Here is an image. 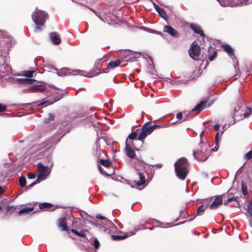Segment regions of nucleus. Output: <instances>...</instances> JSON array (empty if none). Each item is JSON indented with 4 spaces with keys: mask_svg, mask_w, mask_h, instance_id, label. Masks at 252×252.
Segmentation results:
<instances>
[{
    "mask_svg": "<svg viewBox=\"0 0 252 252\" xmlns=\"http://www.w3.org/2000/svg\"><path fill=\"white\" fill-rule=\"evenodd\" d=\"M47 103V101H44L37 105V107L41 106Z\"/></svg>",
    "mask_w": 252,
    "mask_h": 252,
    "instance_id": "obj_48",
    "label": "nucleus"
},
{
    "mask_svg": "<svg viewBox=\"0 0 252 252\" xmlns=\"http://www.w3.org/2000/svg\"><path fill=\"white\" fill-rule=\"evenodd\" d=\"M71 231L76 234V235L82 237L86 238V234L87 232H88V231L86 230H81V231L79 232L75 228H71Z\"/></svg>",
    "mask_w": 252,
    "mask_h": 252,
    "instance_id": "obj_19",
    "label": "nucleus"
},
{
    "mask_svg": "<svg viewBox=\"0 0 252 252\" xmlns=\"http://www.w3.org/2000/svg\"><path fill=\"white\" fill-rule=\"evenodd\" d=\"M35 72L34 70L24 71L22 72V75L27 77H32Z\"/></svg>",
    "mask_w": 252,
    "mask_h": 252,
    "instance_id": "obj_26",
    "label": "nucleus"
},
{
    "mask_svg": "<svg viewBox=\"0 0 252 252\" xmlns=\"http://www.w3.org/2000/svg\"><path fill=\"white\" fill-rule=\"evenodd\" d=\"M99 163L105 167L109 168L112 166V163L109 159H101L99 160Z\"/></svg>",
    "mask_w": 252,
    "mask_h": 252,
    "instance_id": "obj_24",
    "label": "nucleus"
},
{
    "mask_svg": "<svg viewBox=\"0 0 252 252\" xmlns=\"http://www.w3.org/2000/svg\"><path fill=\"white\" fill-rule=\"evenodd\" d=\"M1 210V207L0 206V211Z\"/></svg>",
    "mask_w": 252,
    "mask_h": 252,
    "instance_id": "obj_61",
    "label": "nucleus"
},
{
    "mask_svg": "<svg viewBox=\"0 0 252 252\" xmlns=\"http://www.w3.org/2000/svg\"><path fill=\"white\" fill-rule=\"evenodd\" d=\"M222 48L228 55L230 56H234V50L229 45H222Z\"/></svg>",
    "mask_w": 252,
    "mask_h": 252,
    "instance_id": "obj_21",
    "label": "nucleus"
},
{
    "mask_svg": "<svg viewBox=\"0 0 252 252\" xmlns=\"http://www.w3.org/2000/svg\"><path fill=\"white\" fill-rule=\"evenodd\" d=\"M124 61L126 62H133L135 61V58L134 57L133 53L130 51H126L122 55Z\"/></svg>",
    "mask_w": 252,
    "mask_h": 252,
    "instance_id": "obj_14",
    "label": "nucleus"
},
{
    "mask_svg": "<svg viewBox=\"0 0 252 252\" xmlns=\"http://www.w3.org/2000/svg\"><path fill=\"white\" fill-rule=\"evenodd\" d=\"M186 120H187V119L185 118L183 121H186Z\"/></svg>",
    "mask_w": 252,
    "mask_h": 252,
    "instance_id": "obj_60",
    "label": "nucleus"
},
{
    "mask_svg": "<svg viewBox=\"0 0 252 252\" xmlns=\"http://www.w3.org/2000/svg\"><path fill=\"white\" fill-rule=\"evenodd\" d=\"M27 177L29 179H34L35 177V174L32 173H29Z\"/></svg>",
    "mask_w": 252,
    "mask_h": 252,
    "instance_id": "obj_44",
    "label": "nucleus"
},
{
    "mask_svg": "<svg viewBox=\"0 0 252 252\" xmlns=\"http://www.w3.org/2000/svg\"><path fill=\"white\" fill-rule=\"evenodd\" d=\"M153 5L157 12L159 11V10H160V9L161 8L158 5H157L155 3H153Z\"/></svg>",
    "mask_w": 252,
    "mask_h": 252,
    "instance_id": "obj_47",
    "label": "nucleus"
},
{
    "mask_svg": "<svg viewBox=\"0 0 252 252\" xmlns=\"http://www.w3.org/2000/svg\"><path fill=\"white\" fill-rule=\"evenodd\" d=\"M244 158L247 160L252 158V150L249 151L245 155Z\"/></svg>",
    "mask_w": 252,
    "mask_h": 252,
    "instance_id": "obj_35",
    "label": "nucleus"
},
{
    "mask_svg": "<svg viewBox=\"0 0 252 252\" xmlns=\"http://www.w3.org/2000/svg\"><path fill=\"white\" fill-rule=\"evenodd\" d=\"M96 218L98 219H100V220H106V218L100 215V214H97L96 216Z\"/></svg>",
    "mask_w": 252,
    "mask_h": 252,
    "instance_id": "obj_46",
    "label": "nucleus"
},
{
    "mask_svg": "<svg viewBox=\"0 0 252 252\" xmlns=\"http://www.w3.org/2000/svg\"><path fill=\"white\" fill-rule=\"evenodd\" d=\"M50 38L54 45H57L61 42L59 34L57 32H51L50 33Z\"/></svg>",
    "mask_w": 252,
    "mask_h": 252,
    "instance_id": "obj_12",
    "label": "nucleus"
},
{
    "mask_svg": "<svg viewBox=\"0 0 252 252\" xmlns=\"http://www.w3.org/2000/svg\"><path fill=\"white\" fill-rule=\"evenodd\" d=\"M223 195L215 196L214 199L213 197L206 199L205 202L209 203L208 206L211 210H216L219 208L223 203Z\"/></svg>",
    "mask_w": 252,
    "mask_h": 252,
    "instance_id": "obj_5",
    "label": "nucleus"
},
{
    "mask_svg": "<svg viewBox=\"0 0 252 252\" xmlns=\"http://www.w3.org/2000/svg\"><path fill=\"white\" fill-rule=\"evenodd\" d=\"M200 53V47L193 42L189 50V56L193 60H197Z\"/></svg>",
    "mask_w": 252,
    "mask_h": 252,
    "instance_id": "obj_8",
    "label": "nucleus"
},
{
    "mask_svg": "<svg viewBox=\"0 0 252 252\" xmlns=\"http://www.w3.org/2000/svg\"><path fill=\"white\" fill-rule=\"evenodd\" d=\"M36 9V11L32 13V18L36 25L35 29L41 31L42 28L40 27L44 25L48 15L46 12L38 10L37 8Z\"/></svg>",
    "mask_w": 252,
    "mask_h": 252,
    "instance_id": "obj_2",
    "label": "nucleus"
},
{
    "mask_svg": "<svg viewBox=\"0 0 252 252\" xmlns=\"http://www.w3.org/2000/svg\"><path fill=\"white\" fill-rule=\"evenodd\" d=\"M182 118H183V113L182 112H179V113L177 114V115H176V118L178 120H182Z\"/></svg>",
    "mask_w": 252,
    "mask_h": 252,
    "instance_id": "obj_45",
    "label": "nucleus"
},
{
    "mask_svg": "<svg viewBox=\"0 0 252 252\" xmlns=\"http://www.w3.org/2000/svg\"><path fill=\"white\" fill-rule=\"evenodd\" d=\"M99 156H100V155L99 154H98V155H97V158H99Z\"/></svg>",
    "mask_w": 252,
    "mask_h": 252,
    "instance_id": "obj_58",
    "label": "nucleus"
},
{
    "mask_svg": "<svg viewBox=\"0 0 252 252\" xmlns=\"http://www.w3.org/2000/svg\"><path fill=\"white\" fill-rule=\"evenodd\" d=\"M34 185H35V184H34L33 182H32V183L30 185H28V186H27L26 187V189H30L31 187H32V186H33Z\"/></svg>",
    "mask_w": 252,
    "mask_h": 252,
    "instance_id": "obj_50",
    "label": "nucleus"
},
{
    "mask_svg": "<svg viewBox=\"0 0 252 252\" xmlns=\"http://www.w3.org/2000/svg\"><path fill=\"white\" fill-rule=\"evenodd\" d=\"M44 180V179L43 178L37 175V177L36 179L33 182V183L35 184V185H36V184L40 183L41 181Z\"/></svg>",
    "mask_w": 252,
    "mask_h": 252,
    "instance_id": "obj_38",
    "label": "nucleus"
},
{
    "mask_svg": "<svg viewBox=\"0 0 252 252\" xmlns=\"http://www.w3.org/2000/svg\"><path fill=\"white\" fill-rule=\"evenodd\" d=\"M127 144H130L131 145V148H133L134 149H135L136 150H138V149L136 148L135 146H134V144L133 143V140H129L128 141V140L127 139Z\"/></svg>",
    "mask_w": 252,
    "mask_h": 252,
    "instance_id": "obj_40",
    "label": "nucleus"
},
{
    "mask_svg": "<svg viewBox=\"0 0 252 252\" xmlns=\"http://www.w3.org/2000/svg\"><path fill=\"white\" fill-rule=\"evenodd\" d=\"M202 58H208L210 61H213L217 56V51L214 47L210 46L208 49L202 52Z\"/></svg>",
    "mask_w": 252,
    "mask_h": 252,
    "instance_id": "obj_7",
    "label": "nucleus"
},
{
    "mask_svg": "<svg viewBox=\"0 0 252 252\" xmlns=\"http://www.w3.org/2000/svg\"><path fill=\"white\" fill-rule=\"evenodd\" d=\"M99 246H100V244H99V241L96 239H95L94 241V247L95 249H98Z\"/></svg>",
    "mask_w": 252,
    "mask_h": 252,
    "instance_id": "obj_41",
    "label": "nucleus"
},
{
    "mask_svg": "<svg viewBox=\"0 0 252 252\" xmlns=\"http://www.w3.org/2000/svg\"><path fill=\"white\" fill-rule=\"evenodd\" d=\"M209 203H207L205 205L202 204L200 205L196 210V214L197 215H202L204 214V211L208 207Z\"/></svg>",
    "mask_w": 252,
    "mask_h": 252,
    "instance_id": "obj_22",
    "label": "nucleus"
},
{
    "mask_svg": "<svg viewBox=\"0 0 252 252\" xmlns=\"http://www.w3.org/2000/svg\"><path fill=\"white\" fill-rule=\"evenodd\" d=\"M122 62H123V60H121L119 59L114 61H111L108 63L107 66L108 68H114L118 66Z\"/></svg>",
    "mask_w": 252,
    "mask_h": 252,
    "instance_id": "obj_20",
    "label": "nucleus"
},
{
    "mask_svg": "<svg viewBox=\"0 0 252 252\" xmlns=\"http://www.w3.org/2000/svg\"><path fill=\"white\" fill-rule=\"evenodd\" d=\"M4 192V190L2 189V188L0 186V195L3 194Z\"/></svg>",
    "mask_w": 252,
    "mask_h": 252,
    "instance_id": "obj_54",
    "label": "nucleus"
},
{
    "mask_svg": "<svg viewBox=\"0 0 252 252\" xmlns=\"http://www.w3.org/2000/svg\"><path fill=\"white\" fill-rule=\"evenodd\" d=\"M58 226L62 231H67L69 230L65 221V218H61L58 220Z\"/></svg>",
    "mask_w": 252,
    "mask_h": 252,
    "instance_id": "obj_13",
    "label": "nucleus"
},
{
    "mask_svg": "<svg viewBox=\"0 0 252 252\" xmlns=\"http://www.w3.org/2000/svg\"><path fill=\"white\" fill-rule=\"evenodd\" d=\"M175 170L177 177L181 179L185 180L189 173V163L187 159L184 158H179L175 163Z\"/></svg>",
    "mask_w": 252,
    "mask_h": 252,
    "instance_id": "obj_1",
    "label": "nucleus"
},
{
    "mask_svg": "<svg viewBox=\"0 0 252 252\" xmlns=\"http://www.w3.org/2000/svg\"><path fill=\"white\" fill-rule=\"evenodd\" d=\"M101 152H103V151H101V150H98V151H96V155H98V154H100H100H101Z\"/></svg>",
    "mask_w": 252,
    "mask_h": 252,
    "instance_id": "obj_55",
    "label": "nucleus"
},
{
    "mask_svg": "<svg viewBox=\"0 0 252 252\" xmlns=\"http://www.w3.org/2000/svg\"><path fill=\"white\" fill-rule=\"evenodd\" d=\"M137 231V230L135 229L133 232H130L129 233V235H124L123 236H118V235H111V238L112 240L115 241H119L121 240H123L127 238L130 235H132L135 233V232Z\"/></svg>",
    "mask_w": 252,
    "mask_h": 252,
    "instance_id": "obj_17",
    "label": "nucleus"
},
{
    "mask_svg": "<svg viewBox=\"0 0 252 252\" xmlns=\"http://www.w3.org/2000/svg\"><path fill=\"white\" fill-rule=\"evenodd\" d=\"M62 97V96H59L58 98H57L55 100V101H57V100H60Z\"/></svg>",
    "mask_w": 252,
    "mask_h": 252,
    "instance_id": "obj_57",
    "label": "nucleus"
},
{
    "mask_svg": "<svg viewBox=\"0 0 252 252\" xmlns=\"http://www.w3.org/2000/svg\"><path fill=\"white\" fill-rule=\"evenodd\" d=\"M97 166H98V168L100 172L101 173V174H102L103 175L106 176H111V174H108L107 172H106L104 170L103 168L100 165L98 164Z\"/></svg>",
    "mask_w": 252,
    "mask_h": 252,
    "instance_id": "obj_34",
    "label": "nucleus"
},
{
    "mask_svg": "<svg viewBox=\"0 0 252 252\" xmlns=\"http://www.w3.org/2000/svg\"><path fill=\"white\" fill-rule=\"evenodd\" d=\"M63 71L64 72V75H66V74H70V73L69 72V71L67 70V69H64L63 70Z\"/></svg>",
    "mask_w": 252,
    "mask_h": 252,
    "instance_id": "obj_52",
    "label": "nucleus"
},
{
    "mask_svg": "<svg viewBox=\"0 0 252 252\" xmlns=\"http://www.w3.org/2000/svg\"><path fill=\"white\" fill-rule=\"evenodd\" d=\"M212 150H213L214 151H217V149L215 150V148H212Z\"/></svg>",
    "mask_w": 252,
    "mask_h": 252,
    "instance_id": "obj_59",
    "label": "nucleus"
},
{
    "mask_svg": "<svg viewBox=\"0 0 252 252\" xmlns=\"http://www.w3.org/2000/svg\"><path fill=\"white\" fill-rule=\"evenodd\" d=\"M7 110L6 106L5 105L0 104V113L5 112Z\"/></svg>",
    "mask_w": 252,
    "mask_h": 252,
    "instance_id": "obj_39",
    "label": "nucleus"
},
{
    "mask_svg": "<svg viewBox=\"0 0 252 252\" xmlns=\"http://www.w3.org/2000/svg\"><path fill=\"white\" fill-rule=\"evenodd\" d=\"M45 86L44 85H36L33 86L31 87L32 89L36 90L39 92H42L45 90Z\"/></svg>",
    "mask_w": 252,
    "mask_h": 252,
    "instance_id": "obj_29",
    "label": "nucleus"
},
{
    "mask_svg": "<svg viewBox=\"0 0 252 252\" xmlns=\"http://www.w3.org/2000/svg\"><path fill=\"white\" fill-rule=\"evenodd\" d=\"M33 210V207H25L20 210L18 212L19 215H21L23 214H28L30 212L32 211Z\"/></svg>",
    "mask_w": 252,
    "mask_h": 252,
    "instance_id": "obj_25",
    "label": "nucleus"
},
{
    "mask_svg": "<svg viewBox=\"0 0 252 252\" xmlns=\"http://www.w3.org/2000/svg\"><path fill=\"white\" fill-rule=\"evenodd\" d=\"M206 102V100L200 101L199 103L192 109V111H197V114L199 113L204 108Z\"/></svg>",
    "mask_w": 252,
    "mask_h": 252,
    "instance_id": "obj_18",
    "label": "nucleus"
},
{
    "mask_svg": "<svg viewBox=\"0 0 252 252\" xmlns=\"http://www.w3.org/2000/svg\"><path fill=\"white\" fill-rule=\"evenodd\" d=\"M214 129L215 130L217 131L220 128V125L217 124V125H216L214 126Z\"/></svg>",
    "mask_w": 252,
    "mask_h": 252,
    "instance_id": "obj_51",
    "label": "nucleus"
},
{
    "mask_svg": "<svg viewBox=\"0 0 252 252\" xmlns=\"http://www.w3.org/2000/svg\"><path fill=\"white\" fill-rule=\"evenodd\" d=\"M17 81L22 84H32L35 80L33 79H20L18 78L17 79Z\"/></svg>",
    "mask_w": 252,
    "mask_h": 252,
    "instance_id": "obj_23",
    "label": "nucleus"
},
{
    "mask_svg": "<svg viewBox=\"0 0 252 252\" xmlns=\"http://www.w3.org/2000/svg\"><path fill=\"white\" fill-rule=\"evenodd\" d=\"M37 167L38 168L37 175L45 179L50 172L49 168L47 166H44L41 163H38Z\"/></svg>",
    "mask_w": 252,
    "mask_h": 252,
    "instance_id": "obj_9",
    "label": "nucleus"
},
{
    "mask_svg": "<svg viewBox=\"0 0 252 252\" xmlns=\"http://www.w3.org/2000/svg\"><path fill=\"white\" fill-rule=\"evenodd\" d=\"M248 212L252 216V204H250L248 206Z\"/></svg>",
    "mask_w": 252,
    "mask_h": 252,
    "instance_id": "obj_43",
    "label": "nucleus"
},
{
    "mask_svg": "<svg viewBox=\"0 0 252 252\" xmlns=\"http://www.w3.org/2000/svg\"><path fill=\"white\" fill-rule=\"evenodd\" d=\"M52 206V204L49 203H42L39 205V208L40 209H43L45 208H48L49 207H51Z\"/></svg>",
    "mask_w": 252,
    "mask_h": 252,
    "instance_id": "obj_31",
    "label": "nucleus"
},
{
    "mask_svg": "<svg viewBox=\"0 0 252 252\" xmlns=\"http://www.w3.org/2000/svg\"><path fill=\"white\" fill-rule=\"evenodd\" d=\"M237 197H232L228 199L226 201H224V204L225 205H228L232 201H237Z\"/></svg>",
    "mask_w": 252,
    "mask_h": 252,
    "instance_id": "obj_33",
    "label": "nucleus"
},
{
    "mask_svg": "<svg viewBox=\"0 0 252 252\" xmlns=\"http://www.w3.org/2000/svg\"><path fill=\"white\" fill-rule=\"evenodd\" d=\"M249 113L246 112L244 114V117H248L251 114H252V108H248Z\"/></svg>",
    "mask_w": 252,
    "mask_h": 252,
    "instance_id": "obj_42",
    "label": "nucleus"
},
{
    "mask_svg": "<svg viewBox=\"0 0 252 252\" xmlns=\"http://www.w3.org/2000/svg\"><path fill=\"white\" fill-rule=\"evenodd\" d=\"M189 27L195 33L199 34L202 37L205 36V34L203 31L201 29L200 27L198 25L191 23L190 24Z\"/></svg>",
    "mask_w": 252,
    "mask_h": 252,
    "instance_id": "obj_16",
    "label": "nucleus"
},
{
    "mask_svg": "<svg viewBox=\"0 0 252 252\" xmlns=\"http://www.w3.org/2000/svg\"><path fill=\"white\" fill-rule=\"evenodd\" d=\"M17 206H7L6 208V211L10 213H13V212L16 211L17 210Z\"/></svg>",
    "mask_w": 252,
    "mask_h": 252,
    "instance_id": "obj_32",
    "label": "nucleus"
},
{
    "mask_svg": "<svg viewBox=\"0 0 252 252\" xmlns=\"http://www.w3.org/2000/svg\"><path fill=\"white\" fill-rule=\"evenodd\" d=\"M19 184L22 187H24L26 184V179L24 176H20L19 178Z\"/></svg>",
    "mask_w": 252,
    "mask_h": 252,
    "instance_id": "obj_30",
    "label": "nucleus"
},
{
    "mask_svg": "<svg viewBox=\"0 0 252 252\" xmlns=\"http://www.w3.org/2000/svg\"><path fill=\"white\" fill-rule=\"evenodd\" d=\"M203 132H204V131H202V132H201V134H202V133H203Z\"/></svg>",
    "mask_w": 252,
    "mask_h": 252,
    "instance_id": "obj_62",
    "label": "nucleus"
},
{
    "mask_svg": "<svg viewBox=\"0 0 252 252\" xmlns=\"http://www.w3.org/2000/svg\"><path fill=\"white\" fill-rule=\"evenodd\" d=\"M181 123V122H178V121H177V122H174V123H171V125H173L176 124H178V123L180 124V123Z\"/></svg>",
    "mask_w": 252,
    "mask_h": 252,
    "instance_id": "obj_56",
    "label": "nucleus"
},
{
    "mask_svg": "<svg viewBox=\"0 0 252 252\" xmlns=\"http://www.w3.org/2000/svg\"><path fill=\"white\" fill-rule=\"evenodd\" d=\"M133 148H131V145L127 144V139L126 141L125 153L126 155L131 159L135 158L136 155Z\"/></svg>",
    "mask_w": 252,
    "mask_h": 252,
    "instance_id": "obj_11",
    "label": "nucleus"
},
{
    "mask_svg": "<svg viewBox=\"0 0 252 252\" xmlns=\"http://www.w3.org/2000/svg\"><path fill=\"white\" fill-rule=\"evenodd\" d=\"M218 138H219V133H218L215 136V140L217 143L218 142Z\"/></svg>",
    "mask_w": 252,
    "mask_h": 252,
    "instance_id": "obj_53",
    "label": "nucleus"
},
{
    "mask_svg": "<svg viewBox=\"0 0 252 252\" xmlns=\"http://www.w3.org/2000/svg\"><path fill=\"white\" fill-rule=\"evenodd\" d=\"M163 32H167L173 37H177L179 36L178 32L170 26H165L163 27Z\"/></svg>",
    "mask_w": 252,
    "mask_h": 252,
    "instance_id": "obj_15",
    "label": "nucleus"
},
{
    "mask_svg": "<svg viewBox=\"0 0 252 252\" xmlns=\"http://www.w3.org/2000/svg\"><path fill=\"white\" fill-rule=\"evenodd\" d=\"M210 151L208 147L202 143L199 145V148L193 152V155L195 158L198 161L206 160L209 156Z\"/></svg>",
    "mask_w": 252,
    "mask_h": 252,
    "instance_id": "obj_3",
    "label": "nucleus"
},
{
    "mask_svg": "<svg viewBox=\"0 0 252 252\" xmlns=\"http://www.w3.org/2000/svg\"><path fill=\"white\" fill-rule=\"evenodd\" d=\"M139 130V129H137L134 132H133L132 133H131L128 136L127 138L126 139H129L130 140H135L137 136V135H138V131Z\"/></svg>",
    "mask_w": 252,
    "mask_h": 252,
    "instance_id": "obj_27",
    "label": "nucleus"
},
{
    "mask_svg": "<svg viewBox=\"0 0 252 252\" xmlns=\"http://www.w3.org/2000/svg\"><path fill=\"white\" fill-rule=\"evenodd\" d=\"M242 191L244 195L247 194V187L243 183H242Z\"/></svg>",
    "mask_w": 252,
    "mask_h": 252,
    "instance_id": "obj_37",
    "label": "nucleus"
},
{
    "mask_svg": "<svg viewBox=\"0 0 252 252\" xmlns=\"http://www.w3.org/2000/svg\"><path fill=\"white\" fill-rule=\"evenodd\" d=\"M154 131L150 123L148 122L143 125L141 131L136 140L143 142L146 136L150 134Z\"/></svg>",
    "mask_w": 252,
    "mask_h": 252,
    "instance_id": "obj_6",
    "label": "nucleus"
},
{
    "mask_svg": "<svg viewBox=\"0 0 252 252\" xmlns=\"http://www.w3.org/2000/svg\"><path fill=\"white\" fill-rule=\"evenodd\" d=\"M138 175L140 179L139 181H138L136 184L137 186H143V188H144L145 184L146 183V176H148L147 173L145 171L141 172L139 170H137Z\"/></svg>",
    "mask_w": 252,
    "mask_h": 252,
    "instance_id": "obj_10",
    "label": "nucleus"
},
{
    "mask_svg": "<svg viewBox=\"0 0 252 252\" xmlns=\"http://www.w3.org/2000/svg\"><path fill=\"white\" fill-rule=\"evenodd\" d=\"M159 15L164 19L166 20L168 19V16L166 12L162 8H160L159 11H158Z\"/></svg>",
    "mask_w": 252,
    "mask_h": 252,
    "instance_id": "obj_28",
    "label": "nucleus"
},
{
    "mask_svg": "<svg viewBox=\"0 0 252 252\" xmlns=\"http://www.w3.org/2000/svg\"><path fill=\"white\" fill-rule=\"evenodd\" d=\"M152 127H153V130H154V129H155L156 128H158V127H159L161 126L160 125H151Z\"/></svg>",
    "mask_w": 252,
    "mask_h": 252,
    "instance_id": "obj_49",
    "label": "nucleus"
},
{
    "mask_svg": "<svg viewBox=\"0 0 252 252\" xmlns=\"http://www.w3.org/2000/svg\"><path fill=\"white\" fill-rule=\"evenodd\" d=\"M54 119V116L52 114H49L48 115V117L47 119H45V123H48L50 121H53Z\"/></svg>",
    "mask_w": 252,
    "mask_h": 252,
    "instance_id": "obj_36",
    "label": "nucleus"
},
{
    "mask_svg": "<svg viewBox=\"0 0 252 252\" xmlns=\"http://www.w3.org/2000/svg\"><path fill=\"white\" fill-rule=\"evenodd\" d=\"M101 66V64H100L99 63H98V62H96L95 63V67H96L95 70H94L91 72H86L82 70H75L72 72V73L73 75H84L85 76H86L87 77H93L94 76H95L96 75H98V74L104 72L103 70H100L99 67Z\"/></svg>",
    "mask_w": 252,
    "mask_h": 252,
    "instance_id": "obj_4",
    "label": "nucleus"
}]
</instances>
